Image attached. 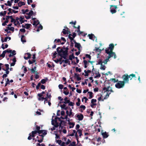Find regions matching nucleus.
<instances>
[{"instance_id": "31", "label": "nucleus", "mask_w": 146, "mask_h": 146, "mask_svg": "<svg viewBox=\"0 0 146 146\" xmlns=\"http://www.w3.org/2000/svg\"><path fill=\"white\" fill-rule=\"evenodd\" d=\"M94 50H95V51L96 52H99L100 53L101 52V51L102 50H101V49H99V48L95 47V49Z\"/></svg>"}, {"instance_id": "52", "label": "nucleus", "mask_w": 146, "mask_h": 146, "mask_svg": "<svg viewBox=\"0 0 146 146\" xmlns=\"http://www.w3.org/2000/svg\"><path fill=\"white\" fill-rule=\"evenodd\" d=\"M5 52L3 51V52L0 55V57H2L3 58H4L5 56Z\"/></svg>"}, {"instance_id": "44", "label": "nucleus", "mask_w": 146, "mask_h": 146, "mask_svg": "<svg viewBox=\"0 0 146 146\" xmlns=\"http://www.w3.org/2000/svg\"><path fill=\"white\" fill-rule=\"evenodd\" d=\"M46 95L47 98L49 99V100H51V98L52 97L51 94L49 95L48 93H47Z\"/></svg>"}, {"instance_id": "35", "label": "nucleus", "mask_w": 146, "mask_h": 146, "mask_svg": "<svg viewBox=\"0 0 146 146\" xmlns=\"http://www.w3.org/2000/svg\"><path fill=\"white\" fill-rule=\"evenodd\" d=\"M33 13V12L32 10H31L28 13H26L27 15H30L31 16L32 15Z\"/></svg>"}, {"instance_id": "5", "label": "nucleus", "mask_w": 146, "mask_h": 146, "mask_svg": "<svg viewBox=\"0 0 146 146\" xmlns=\"http://www.w3.org/2000/svg\"><path fill=\"white\" fill-rule=\"evenodd\" d=\"M110 7L111 8L110 11L112 14H114L116 12V11L115 10L117 8V5H111Z\"/></svg>"}, {"instance_id": "14", "label": "nucleus", "mask_w": 146, "mask_h": 146, "mask_svg": "<svg viewBox=\"0 0 146 146\" xmlns=\"http://www.w3.org/2000/svg\"><path fill=\"white\" fill-rule=\"evenodd\" d=\"M75 47L78 49L79 50H80V48L81 47L80 44L77 42L75 44Z\"/></svg>"}, {"instance_id": "30", "label": "nucleus", "mask_w": 146, "mask_h": 146, "mask_svg": "<svg viewBox=\"0 0 146 146\" xmlns=\"http://www.w3.org/2000/svg\"><path fill=\"white\" fill-rule=\"evenodd\" d=\"M88 93L89 94L90 97L89 99H90L93 97V93L91 92H88Z\"/></svg>"}, {"instance_id": "27", "label": "nucleus", "mask_w": 146, "mask_h": 146, "mask_svg": "<svg viewBox=\"0 0 146 146\" xmlns=\"http://www.w3.org/2000/svg\"><path fill=\"white\" fill-rule=\"evenodd\" d=\"M110 88V86H109L107 88L104 87L103 89V90H105V92H109V89Z\"/></svg>"}, {"instance_id": "36", "label": "nucleus", "mask_w": 146, "mask_h": 146, "mask_svg": "<svg viewBox=\"0 0 146 146\" xmlns=\"http://www.w3.org/2000/svg\"><path fill=\"white\" fill-rule=\"evenodd\" d=\"M78 134H79V136L80 137L82 135V131L80 129H78Z\"/></svg>"}, {"instance_id": "47", "label": "nucleus", "mask_w": 146, "mask_h": 146, "mask_svg": "<svg viewBox=\"0 0 146 146\" xmlns=\"http://www.w3.org/2000/svg\"><path fill=\"white\" fill-rule=\"evenodd\" d=\"M109 50H110V49H109V48H108V49H106L105 50L106 52L108 54H109L110 52H111V51H110Z\"/></svg>"}, {"instance_id": "16", "label": "nucleus", "mask_w": 146, "mask_h": 146, "mask_svg": "<svg viewBox=\"0 0 146 146\" xmlns=\"http://www.w3.org/2000/svg\"><path fill=\"white\" fill-rule=\"evenodd\" d=\"M114 46L113 44H111L109 45V49H110V51L111 52L113 51L114 49Z\"/></svg>"}, {"instance_id": "42", "label": "nucleus", "mask_w": 146, "mask_h": 146, "mask_svg": "<svg viewBox=\"0 0 146 146\" xmlns=\"http://www.w3.org/2000/svg\"><path fill=\"white\" fill-rule=\"evenodd\" d=\"M43 131V132L42 133V134L43 135H45L47 134V131L46 130H42Z\"/></svg>"}, {"instance_id": "18", "label": "nucleus", "mask_w": 146, "mask_h": 146, "mask_svg": "<svg viewBox=\"0 0 146 146\" xmlns=\"http://www.w3.org/2000/svg\"><path fill=\"white\" fill-rule=\"evenodd\" d=\"M66 122H65L64 121H61V122L59 124V126L60 127H61V125H62L63 126H65L66 125Z\"/></svg>"}, {"instance_id": "64", "label": "nucleus", "mask_w": 146, "mask_h": 146, "mask_svg": "<svg viewBox=\"0 0 146 146\" xmlns=\"http://www.w3.org/2000/svg\"><path fill=\"white\" fill-rule=\"evenodd\" d=\"M7 4L8 6H11L12 5V3H11L10 1H7Z\"/></svg>"}, {"instance_id": "22", "label": "nucleus", "mask_w": 146, "mask_h": 146, "mask_svg": "<svg viewBox=\"0 0 146 146\" xmlns=\"http://www.w3.org/2000/svg\"><path fill=\"white\" fill-rule=\"evenodd\" d=\"M18 7H21L22 5H25V3L24 2L20 1L18 4Z\"/></svg>"}, {"instance_id": "17", "label": "nucleus", "mask_w": 146, "mask_h": 146, "mask_svg": "<svg viewBox=\"0 0 146 146\" xmlns=\"http://www.w3.org/2000/svg\"><path fill=\"white\" fill-rule=\"evenodd\" d=\"M25 55L27 54L28 56V57H26L24 56V58L25 60H27L28 59L30 58H31V54L29 53H25Z\"/></svg>"}, {"instance_id": "25", "label": "nucleus", "mask_w": 146, "mask_h": 146, "mask_svg": "<svg viewBox=\"0 0 146 146\" xmlns=\"http://www.w3.org/2000/svg\"><path fill=\"white\" fill-rule=\"evenodd\" d=\"M55 124H54L52 122V124L53 125H54L55 127H57L58 126H59L58 123L56 120L55 121Z\"/></svg>"}, {"instance_id": "59", "label": "nucleus", "mask_w": 146, "mask_h": 146, "mask_svg": "<svg viewBox=\"0 0 146 146\" xmlns=\"http://www.w3.org/2000/svg\"><path fill=\"white\" fill-rule=\"evenodd\" d=\"M61 58H59L58 59H57L56 60H54V61L56 63H58L59 61H60L61 60Z\"/></svg>"}, {"instance_id": "54", "label": "nucleus", "mask_w": 146, "mask_h": 146, "mask_svg": "<svg viewBox=\"0 0 146 146\" xmlns=\"http://www.w3.org/2000/svg\"><path fill=\"white\" fill-rule=\"evenodd\" d=\"M76 72H80L81 71V70L80 68H78V67H76Z\"/></svg>"}, {"instance_id": "26", "label": "nucleus", "mask_w": 146, "mask_h": 146, "mask_svg": "<svg viewBox=\"0 0 146 146\" xmlns=\"http://www.w3.org/2000/svg\"><path fill=\"white\" fill-rule=\"evenodd\" d=\"M75 57L74 56V54L72 53L69 56V60H72L73 59L75 58Z\"/></svg>"}, {"instance_id": "19", "label": "nucleus", "mask_w": 146, "mask_h": 146, "mask_svg": "<svg viewBox=\"0 0 146 146\" xmlns=\"http://www.w3.org/2000/svg\"><path fill=\"white\" fill-rule=\"evenodd\" d=\"M21 40L23 43L26 42L25 37L24 35H23L22 36L21 38Z\"/></svg>"}, {"instance_id": "50", "label": "nucleus", "mask_w": 146, "mask_h": 146, "mask_svg": "<svg viewBox=\"0 0 146 146\" xmlns=\"http://www.w3.org/2000/svg\"><path fill=\"white\" fill-rule=\"evenodd\" d=\"M76 36V35L75 33L74 32L72 33V38H73V39H72V40H73V39H74V38H75V37Z\"/></svg>"}, {"instance_id": "24", "label": "nucleus", "mask_w": 146, "mask_h": 146, "mask_svg": "<svg viewBox=\"0 0 146 146\" xmlns=\"http://www.w3.org/2000/svg\"><path fill=\"white\" fill-rule=\"evenodd\" d=\"M39 23V22L38 20L34 21L33 23V24L34 25L37 26Z\"/></svg>"}, {"instance_id": "40", "label": "nucleus", "mask_w": 146, "mask_h": 146, "mask_svg": "<svg viewBox=\"0 0 146 146\" xmlns=\"http://www.w3.org/2000/svg\"><path fill=\"white\" fill-rule=\"evenodd\" d=\"M36 61V60H29L28 61V62L29 64H31L34 62H35Z\"/></svg>"}, {"instance_id": "39", "label": "nucleus", "mask_w": 146, "mask_h": 146, "mask_svg": "<svg viewBox=\"0 0 146 146\" xmlns=\"http://www.w3.org/2000/svg\"><path fill=\"white\" fill-rule=\"evenodd\" d=\"M8 11L9 12L7 13L8 15H10V14H12L13 13L12 9L11 8H9L8 9Z\"/></svg>"}, {"instance_id": "46", "label": "nucleus", "mask_w": 146, "mask_h": 146, "mask_svg": "<svg viewBox=\"0 0 146 146\" xmlns=\"http://www.w3.org/2000/svg\"><path fill=\"white\" fill-rule=\"evenodd\" d=\"M68 104L69 106H73L74 104V103H73L71 102H70V101L69 102Z\"/></svg>"}, {"instance_id": "55", "label": "nucleus", "mask_w": 146, "mask_h": 146, "mask_svg": "<svg viewBox=\"0 0 146 146\" xmlns=\"http://www.w3.org/2000/svg\"><path fill=\"white\" fill-rule=\"evenodd\" d=\"M103 63V62L102 61V60L101 59H100L98 62V64H100L101 66H102Z\"/></svg>"}, {"instance_id": "49", "label": "nucleus", "mask_w": 146, "mask_h": 146, "mask_svg": "<svg viewBox=\"0 0 146 146\" xmlns=\"http://www.w3.org/2000/svg\"><path fill=\"white\" fill-rule=\"evenodd\" d=\"M41 85V83L40 82H39L38 83L37 85L36 86V89L37 90H38L39 88V87Z\"/></svg>"}, {"instance_id": "43", "label": "nucleus", "mask_w": 146, "mask_h": 146, "mask_svg": "<svg viewBox=\"0 0 146 146\" xmlns=\"http://www.w3.org/2000/svg\"><path fill=\"white\" fill-rule=\"evenodd\" d=\"M110 80H111L112 81H113L114 83H115L118 82V79H116L115 78L111 79Z\"/></svg>"}, {"instance_id": "62", "label": "nucleus", "mask_w": 146, "mask_h": 146, "mask_svg": "<svg viewBox=\"0 0 146 146\" xmlns=\"http://www.w3.org/2000/svg\"><path fill=\"white\" fill-rule=\"evenodd\" d=\"M97 101V100L96 99H92L91 100V103H94L96 102Z\"/></svg>"}, {"instance_id": "15", "label": "nucleus", "mask_w": 146, "mask_h": 146, "mask_svg": "<svg viewBox=\"0 0 146 146\" xmlns=\"http://www.w3.org/2000/svg\"><path fill=\"white\" fill-rule=\"evenodd\" d=\"M39 135L41 137V139H38L37 141L39 143H41L42 142L44 136L42 134H39Z\"/></svg>"}, {"instance_id": "41", "label": "nucleus", "mask_w": 146, "mask_h": 146, "mask_svg": "<svg viewBox=\"0 0 146 146\" xmlns=\"http://www.w3.org/2000/svg\"><path fill=\"white\" fill-rule=\"evenodd\" d=\"M36 75L35 76V78L36 79H38L39 78V76L38 75V73L36 71L35 73Z\"/></svg>"}, {"instance_id": "58", "label": "nucleus", "mask_w": 146, "mask_h": 146, "mask_svg": "<svg viewBox=\"0 0 146 146\" xmlns=\"http://www.w3.org/2000/svg\"><path fill=\"white\" fill-rule=\"evenodd\" d=\"M101 67L100 68V69H102L103 70H105L106 68V67L104 65H103V64H102V66H101Z\"/></svg>"}, {"instance_id": "3", "label": "nucleus", "mask_w": 146, "mask_h": 146, "mask_svg": "<svg viewBox=\"0 0 146 146\" xmlns=\"http://www.w3.org/2000/svg\"><path fill=\"white\" fill-rule=\"evenodd\" d=\"M115 84V87L117 88H123L125 85V83H124V82L122 81H119Z\"/></svg>"}, {"instance_id": "11", "label": "nucleus", "mask_w": 146, "mask_h": 146, "mask_svg": "<svg viewBox=\"0 0 146 146\" xmlns=\"http://www.w3.org/2000/svg\"><path fill=\"white\" fill-rule=\"evenodd\" d=\"M102 135L104 139H106L109 136L108 133H107L106 131L102 133Z\"/></svg>"}, {"instance_id": "34", "label": "nucleus", "mask_w": 146, "mask_h": 146, "mask_svg": "<svg viewBox=\"0 0 146 146\" xmlns=\"http://www.w3.org/2000/svg\"><path fill=\"white\" fill-rule=\"evenodd\" d=\"M7 12L6 11H5L4 12H1L0 13V15L1 16H5Z\"/></svg>"}, {"instance_id": "61", "label": "nucleus", "mask_w": 146, "mask_h": 146, "mask_svg": "<svg viewBox=\"0 0 146 146\" xmlns=\"http://www.w3.org/2000/svg\"><path fill=\"white\" fill-rule=\"evenodd\" d=\"M71 142V141L69 139H68L67 140V141L65 143L66 145H68Z\"/></svg>"}, {"instance_id": "6", "label": "nucleus", "mask_w": 146, "mask_h": 146, "mask_svg": "<svg viewBox=\"0 0 146 146\" xmlns=\"http://www.w3.org/2000/svg\"><path fill=\"white\" fill-rule=\"evenodd\" d=\"M113 56L114 58L115 59L116 58V56L115 53L113 51L111 52L109 54H108V58L109 59L111 57H113Z\"/></svg>"}, {"instance_id": "37", "label": "nucleus", "mask_w": 146, "mask_h": 146, "mask_svg": "<svg viewBox=\"0 0 146 146\" xmlns=\"http://www.w3.org/2000/svg\"><path fill=\"white\" fill-rule=\"evenodd\" d=\"M5 52V53L6 54V52L8 53H11L12 52V50L9 49H7L3 51Z\"/></svg>"}, {"instance_id": "53", "label": "nucleus", "mask_w": 146, "mask_h": 146, "mask_svg": "<svg viewBox=\"0 0 146 146\" xmlns=\"http://www.w3.org/2000/svg\"><path fill=\"white\" fill-rule=\"evenodd\" d=\"M69 62V60L68 59H66V60H62V62H64V63L65 64H67Z\"/></svg>"}, {"instance_id": "21", "label": "nucleus", "mask_w": 146, "mask_h": 146, "mask_svg": "<svg viewBox=\"0 0 146 146\" xmlns=\"http://www.w3.org/2000/svg\"><path fill=\"white\" fill-rule=\"evenodd\" d=\"M68 98L67 97H66L64 98V104H68L70 100H68Z\"/></svg>"}, {"instance_id": "32", "label": "nucleus", "mask_w": 146, "mask_h": 146, "mask_svg": "<svg viewBox=\"0 0 146 146\" xmlns=\"http://www.w3.org/2000/svg\"><path fill=\"white\" fill-rule=\"evenodd\" d=\"M26 27L25 28L27 29H29L31 27V25L30 24H25Z\"/></svg>"}, {"instance_id": "29", "label": "nucleus", "mask_w": 146, "mask_h": 146, "mask_svg": "<svg viewBox=\"0 0 146 146\" xmlns=\"http://www.w3.org/2000/svg\"><path fill=\"white\" fill-rule=\"evenodd\" d=\"M110 94V93H109L107 92L105 96L102 100V101H104V100L107 99L109 96V95Z\"/></svg>"}, {"instance_id": "7", "label": "nucleus", "mask_w": 146, "mask_h": 146, "mask_svg": "<svg viewBox=\"0 0 146 146\" xmlns=\"http://www.w3.org/2000/svg\"><path fill=\"white\" fill-rule=\"evenodd\" d=\"M65 29H63V31H62V33H63L64 35H66V34H68V33H70V31H69V29L67 27H64Z\"/></svg>"}, {"instance_id": "51", "label": "nucleus", "mask_w": 146, "mask_h": 146, "mask_svg": "<svg viewBox=\"0 0 146 146\" xmlns=\"http://www.w3.org/2000/svg\"><path fill=\"white\" fill-rule=\"evenodd\" d=\"M85 56L87 58H88L90 60L91 58V56L88 54H86L85 55Z\"/></svg>"}, {"instance_id": "20", "label": "nucleus", "mask_w": 146, "mask_h": 146, "mask_svg": "<svg viewBox=\"0 0 146 146\" xmlns=\"http://www.w3.org/2000/svg\"><path fill=\"white\" fill-rule=\"evenodd\" d=\"M68 124L69 125H70V126H69L70 128H71L73 127L75 125L74 122H69L68 123Z\"/></svg>"}, {"instance_id": "2", "label": "nucleus", "mask_w": 146, "mask_h": 146, "mask_svg": "<svg viewBox=\"0 0 146 146\" xmlns=\"http://www.w3.org/2000/svg\"><path fill=\"white\" fill-rule=\"evenodd\" d=\"M133 78H136L135 75L133 74H130L128 75L127 74L123 75L122 78L123 80L122 82H124V83H128L129 81V78H130V80H131Z\"/></svg>"}, {"instance_id": "48", "label": "nucleus", "mask_w": 146, "mask_h": 146, "mask_svg": "<svg viewBox=\"0 0 146 146\" xmlns=\"http://www.w3.org/2000/svg\"><path fill=\"white\" fill-rule=\"evenodd\" d=\"M101 76V75L100 74L99 72H98V74L96 76H95L94 77V78H99Z\"/></svg>"}, {"instance_id": "9", "label": "nucleus", "mask_w": 146, "mask_h": 146, "mask_svg": "<svg viewBox=\"0 0 146 146\" xmlns=\"http://www.w3.org/2000/svg\"><path fill=\"white\" fill-rule=\"evenodd\" d=\"M76 115V117L78 118V119L79 121L82 120L83 119L84 116L82 113Z\"/></svg>"}, {"instance_id": "4", "label": "nucleus", "mask_w": 146, "mask_h": 146, "mask_svg": "<svg viewBox=\"0 0 146 146\" xmlns=\"http://www.w3.org/2000/svg\"><path fill=\"white\" fill-rule=\"evenodd\" d=\"M37 132H38L36 131H32L31 134V133L29 134V136L28 137V139L29 140H30L32 139L31 137H34L35 136V135L37 133Z\"/></svg>"}, {"instance_id": "1", "label": "nucleus", "mask_w": 146, "mask_h": 146, "mask_svg": "<svg viewBox=\"0 0 146 146\" xmlns=\"http://www.w3.org/2000/svg\"><path fill=\"white\" fill-rule=\"evenodd\" d=\"M67 46L65 47V46L61 48L60 47H58L56 48V51L59 56L65 60L66 59V57L68 54V52L69 48Z\"/></svg>"}, {"instance_id": "60", "label": "nucleus", "mask_w": 146, "mask_h": 146, "mask_svg": "<svg viewBox=\"0 0 146 146\" xmlns=\"http://www.w3.org/2000/svg\"><path fill=\"white\" fill-rule=\"evenodd\" d=\"M63 85L62 84H60L58 85L59 88L60 89H62L63 88Z\"/></svg>"}, {"instance_id": "56", "label": "nucleus", "mask_w": 146, "mask_h": 146, "mask_svg": "<svg viewBox=\"0 0 146 146\" xmlns=\"http://www.w3.org/2000/svg\"><path fill=\"white\" fill-rule=\"evenodd\" d=\"M71 36H72V35L71 34H69L68 36V37L70 40H72L73 38H72V37Z\"/></svg>"}, {"instance_id": "45", "label": "nucleus", "mask_w": 146, "mask_h": 146, "mask_svg": "<svg viewBox=\"0 0 146 146\" xmlns=\"http://www.w3.org/2000/svg\"><path fill=\"white\" fill-rule=\"evenodd\" d=\"M30 70L31 71V73H36V72L35 70L34 69L31 68L30 69Z\"/></svg>"}, {"instance_id": "38", "label": "nucleus", "mask_w": 146, "mask_h": 146, "mask_svg": "<svg viewBox=\"0 0 146 146\" xmlns=\"http://www.w3.org/2000/svg\"><path fill=\"white\" fill-rule=\"evenodd\" d=\"M21 11H22V13L23 14H25L26 13V12H28L29 10L28 9H26L25 10L24 9H23Z\"/></svg>"}, {"instance_id": "23", "label": "nucleus", "mask_w": 146, "mask_h": 146, "mask_svg": "<svg viewBox=\"0 0 146 146\" xmlns=\"http://www.w3.org/2000/svg\"><path fill=\"white\" fill-rule=\"evenodd\" d=\"M48 80V79L47 78H46L45 79H42L40 81V83H41L42 84H44Z\"/></svg>"}, {"instance_id": "13", "label": "nucleus", "mask_w": 146, "mask_h": 146, "mask_svg": "<svg viewBox=\"0 0 146 146\" xmlns=\"http://www.w3.org/2000/svg\"><path fill=\"white\" fill-rule=\"evenodd\" d=\"M37 95L39 97L38 98L39 101H43L44 99V97H43V95H42L40 94H38Z\"/></svg>"}, {"instance_id": "28", "label": "nucleus", "mask_w": 146, "mask_h": 146, "mask_svg": "<svg viewBox=\"0 0 146 146\" xmlns=\"http://www.w3.org/2000/svg\"><path fill=\"white\" fill-rule=\"evenodd\" d=\"M88 36L89 37V38L90 39H92L94 38H95V36L94 34H88Z\"/></svg>"}, {"instance_id": "12", "label": "nucleus", "mask_w": 146, "mask_h": 146, "mask_svg": "<svg viewBox=\"0 0 146 146\" xmlns=\"http://www.w3.org/2000/svg\"><path fill=\"white\" fill-rule=\"evenodd\" d=\"M60 106L61 107L62 109L67 110V109H69V107L66 106V104H63L62 105L60 104Z\"/></svg>"}, {"instance_id": "63", "label": "nucleus", "mask_w": 146, "mask_h": 146, "mask_svg": "<svg viewBox=\"0 0 146 146\" xmlns=\"http://www.w3.org/2000/svg\"><path fill=\"white\" fill-rule=\"evenodd\" d=\"M1 6V7L3 9L6 10L8 8V7H4V5H2Z\"/></svg>"}, {"instance_id": "10", "label": "nucleus", "mask_w": 146, "mask_h": 146, "mask_svg": "<svg viewBox=\"0 0 146 146\" xmlns=\"http://www.w3.org/2000/svg\"><path fill=\"white\" fill-rule=\"evenodd\" d=\"M73 77L74 78H76L78 81H79L81 80V78L79 77V75L77 73H74V76Z\"/></svg>"}, {"instance_id": "8", "label": "nucleus", "mask_w": 146, "mask_h": 146, "mask_svg": "<svg viewBox=\"0 0 146 146\" xmlns=\"http://www.w3.org/2000/svg\"><path fill=\"white\" fill-rule=\"evenodd\" d=\"M35 127L36 129V131L38 132L37 133H38L39 134H41L43 132V131H42V130H40V126H38V125H36Z\"/></svg>"}, {"instance_id": "33", "label": "nucleus", "mask_w": 146, "mask_h": 146, "mask_svg": "<svg viewBox=\"0 0 146 146\" xmlns=\"http://www.w3.org/2000/svg\"><path fill=\"white\" fill-rule=\"evenodd\" d=\"M76 142L73 141L72 143H70L68 146H76Z\"/></svg>"}, {"instance_id": "57", "label": "nucleus", "mask_w": 146, "mask_h": 146, "mask_svg": "<svg viewBox=\"0 0 146 146\" xmlns=\"http://www.w3.org/2000/svg\"><path fill=\"white\" fill-rule=\"evenodd\" d=\"M20 31L22 33H25L26 32V30L24 29H20Z\"/></svg>"}]
</instances>
